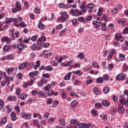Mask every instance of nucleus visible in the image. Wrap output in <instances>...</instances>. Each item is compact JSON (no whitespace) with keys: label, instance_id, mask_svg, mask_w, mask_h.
<instances>
[{"label":"nucleus","instance_id":"nucleus-1","mask_svg":"<svg viewBox=\"0 0 128 128\" xmlns=\"http://www.w3.org/2000/svg\"><path fill=\"white\" fill-rule=\"evenodd\" d=\"M71 124L70 128H84V123L80 122L74 120H72L70 121Z\"/></svg>","mask_w":128,"mask_h":128},{"label":"nucleus","instance_id":"nucleus-2","mask_svg":"<svg viewBox=\"0 0 128 128\" xmlns=\"http://www.w3.org/2000/svg\"><path fill=\"white\" fill-rule=\"evenodd\" d=\"M16 8H12V12H22V5L20 2H16Z\"/></svg>","mask_w":128,"mask_h":128},{"label":"nucleus","instance_id":"nucleus-3","mask_svg":"<svg viewBox=\"0 0 128 128\" xmlns=\"http://www.w3.org/2000/svg\"><path fill=\"white\" fill-rule=\"evenodd\" d=\"M62 16H60V20L62 22H64L70 18L68 16V14H66V12H62L61 13Z\"/></svg>","mask_w":128,"mask_h":128},{"label":"nucleus","instance_id":"nucleus-4","mask_svg":"<svg viewBox=\"0 0 128 128\" xmlns=\"http://www.w3.org/2000/svg\"><path fill=\"white\" fill-rule=\"evenodd\" d=\"M16 48H18L17 54H20V52H22V50H24V46L22 45V44H16Z\"/></svg>","mask_w":128,"mask_h":128},{"label":"nucleus","instance_id":"nucleus-5","mask_svg":"<svg viewBox=\"0 0 128 128\" xmlns=\"http://www.w3.org/2000/svg\"><path fill=\"white\" fill-rule=\"evenodd\" d=\"M78 9H71V10L70 11V14L72 16H78Z\"/></svg>","mask_w":128,"mask_h":128},{"label":"nucleus","instance_id":"nucleus-6","mask_svg":"<svg viewBox=\"0 0 128 128\" xmlns=\"http://www.w3.org/2000/svg\"><path fill=\"white\" fill-rule=\"evenodd\" d=\"M10 82L9 81L8 77V76L4 77V82H1V86H4L6 85L8 86H10Z\"/></svg>","mask_w":128,"mask_h":128},{"label":"nucleus","instance_id":"nucleus-7","mask_svg":"<svg viewBox=\"0 0 128 128\" xmlns=\"http://www.w3.org/2000/svg\"><path fill=\"white\" fill-rule=\"evenodd\" d=\"M126 78V76L124 74H120L116 76L117 80H124Z\"/></svg>","mask_w":128,"mask_h":128},{"label":"nucleus","instance_id":"nucleus-8","mask_svg":"<svg viewBox=\"0 0 128 128\" xmlns=\"http://www.w3.org/2000/svg\"><path fill=\"white\" fill-rule=\"evenodd\" d=\"M2 42H6L7 44H10L12 42V39L8 38V36H4L1 39Z\"/></svg>","mask_w":128,"mask_h":128},{"label":"nucleus","instance_id":"nucleus-9","mask_svg":"<svg viewBox=\"0 0 128 128\" xmlns=\"http://www.w3.org/2000/svg\"><path fill=\"white\" fill-rule=\"evenodd\" d=\"M28 64H30L28 63V62H24V64H20L19 66H18V68L19 70H24V68H28Z\"/></svg>","mask_w":128,"mask_h":128},{"label":"nucleus","instance_id":"nucleus-10","mask_svg":"<svg viewBox=\"0 0 128 128\" xmlns=\"http://www.w3.org/2000/svg\"><path fill=\"white\" fill-rule=\"evenodd\" d=\"M38 50H42V48H48L50 46V43H41L40 44H38Z\"/></svg>","mask_w":128,"mask_h":128},{"label":"nucleus","instance_id":"nucleus-11","mask_svg":"<svg viewBox=\"0 0 128 128\" xmlns=\"http://www.w3.org/2000/svg\"><path fill=\"white\" fill-rule=\"evenodd\" d=\"M46 38L44 36H41V38H39V39L37 40V42H36L37 44L38 45L40 44H42V42H46Z\"/></svg>","mask_w":128,"mask_h":128},{"label":"nucleus","instance_id":"nucleus-12","mask_svg":"<svg viewBox=\"0 0 128 128\" xmlns=\"http://www.w3.org/2000/svg\"><path fill=\"white\" fill-rule=\"evenodd\" d=\"M20 116L22 118H26V120H30L32 118V115L30 114H26L24 112H21Z\"/></svg>","mask_w":128,"mask_h":128},{"label":"nucleus","instance_id":"nucleus-13","mask_svg":"<svg viewBox=\"0 0 128 128\" xmlns=\"http://www.w3.org/2000/svg\"><path fill=\"white\" fill-rule=\"evenodd\" d=\"M72 74H76L77 76H82L83 74L82 72L80 70L73 71L72 72Z\"/></svg>","mask_w":128,"mask_h":128},{"label":"nucleus","instance_id":"nucleus-14","mask_svg":"<svg viewBox=\"0 0 128 128\" xmlns=\"http://www.w3.org/2000/svg\"><path fill=\"white\" fill-rule=\"evenodd\" d=\"M6 122H8V118H6V116L2 118V122H0V126H4V124H6Z\"/></svg>","mask_w":128,"mask_h":128},{"label":"nucleus","instance_id":"nucleus-15","mask_svg":"<svg viewBox=\"0 0 128 128\" xmlns=\"http://www.w3.org/2000/svg\"><path fill=\"white\" fill-rule=\"evenodd\" d=\"M72 76V72H69L64 77V80H70V77Z\"/></svg>","mask_w":128,"mask_h":128},{"label":"nucleus","instance_id":"nucleus-16","mask_svg":"<svg viewBox=\"0 0 128 128\" xmlns=\"http://www.w3.org/2000/svg\"><path fill=\"white\" fill-rule=\"evenodd\" d=\"M18 34H20V32H16L14 34H10L12 36L11 40H14V38H18ZM16 36V38L14 37Z\"/></svg>","mask_w":128,"mask_h":128},{"label":"nucleus","instance_id":"nucleus-17","mask_svg":"<svg viewBox=\"0 0 128 128\" xmlns=\"http://www.w3.org/2000/svg\"><path fill=\"white\" fill-rule=\"evenodd\" d=\"M16 18H7V20L6 21V24H10V22H16Z\"/></svg>","mask_w":128,"mask_h":128},{"label":"nucleus","instance_id":"nucleus-18","mask_svg":"<svg viewBox=\"0 0 128 128\" xmlns=\"http://www.w3.org/2000/svg\"><path fill=\"white\" fill-rule=\"evenodd\" d=\"M38 28L40 30H45L46 26L42 22H40L38 25Z\"/></svg>","mask_w":128,"mask_h":128},{"label":"nucleus","instance_id":"nucleus-19","mask_svg":"<svg viewBox=\"0 0 128 128\" xmlns=\"http://www.w3.org/2000/svg\"><path fill=\"white\" fill-rule=\"evenodd\" d=\"M60 94L64 100H66V92L64 90H61L60 91Z\"/></svg>","mask_w":128,"mask_h":128},{"label":"nucleus","instance_id":"nucleus-20","mask_svg":"<svg viewBox=\"0 0 128 128\" xmlns=\"http://www.w3.org/2000/svg\"><path fill=\"white\" fill-rule=\"evenodd\" d=\"M78 20L80 22H84V24H86V20L84 19V18L80 16L78 18Z\"/></svg>","mask_w":128,"mask_h":128},{"label":"nucleus","instance_id":"nucleus-21","mask_svg":"<svg viewBox=\"0 0 128 128\" xmlns=\"http://www.w3.org/2000/svg\"><path fill=\"white\" fill-rule=\"evenodd\" d=\"M118 24H120L122 26H124V22H126V18H122V19H119L118 20Z\"/></svg>","mask_w":128,"mask_h":128},{"label":"nucleus","instance_id":"nucleus-22","mask_svg":"<svg viewBox=\"0 0 128 128\" xmlns=\"http://www.w3.org/2000/svg\"><path fill=\"white\" fill-rule=\"evenodd\" d=\"M102 104L104 106H110V103L106 100H102Z\"/></svg>","mask_w":128,"mask_h":128},{"label":"nucleus","instance_id":"nucleus-23","mask_svg":"<svg viewBox=\"0 0 128 128\" xmlns=\"http://www.w3.org/2000/svg\"><path fill=\"white\" fill-rule=\"evenodd\" d=\"M91 112L94 116H98V110L94 109L91 110Z\"/></svg>","mask_w":128,"mask_h":128},{"label":"nucleus","instance_id":"nucleus-24","mask_svg":"<svg viewBox=\"0 0 128 128\" xmlns=\"http://www.w3.org/2000/svg\"><path fill=\"white\" fill-rule=\"evenodd\" d=\"M80 58V60H84V54L82 52H80L78 55V58Z\"/></svg>","mask_w":128,"mask_h":128},{"label":"nucleus","instance_id":"nucleus-25","mask_svg":"<svg viewBox=\"0 0 128 128\" xmlns=\"http://www.w3.org/2000/svg\"><path fill=\"white\" fill-rule=\"evenodd\" d=\"M4 106V102L2 100L0 99V110H2Z\"/></svg>","mask_w":128,"mask_h":128},{"label":"nucleus","instance_id":"nucleus-26","mask_svg":"<svg viewBox=\"0 0 128 128\" xmlns=\"http://www.w3.org/2000/svg\"><path fill=\"white\" fill-rule=\"evenodd\" d=\"M10 46L8 45H6L4 48H3V50L4 52H8V50H10Z\"/></svg>","mask_w":128,"mask_h":128},{"label":"nucleus","instance_id":"nucleus-27","mask_svg":"<svg viewBox=\"0 0 128 128\" xmlns=\"http://www.w3.org/2000/svg\"><path fill=\"white\" fill-rule=\"evenodd\" d=\"M26 94H22L20 95V98L22 100H24L26 98Z\"/></svg>","mask_w":128,"mask_h":128},{"label":"nucleus","instance_id":"nucleus-28","mask_svg":"<svg viewBox=\"0 0 128 128\" xmlns=\"http://www.w3.org/2000/svg\"><path fill=\"white\" fill-rule=\"evenodd\" d=\"M119 58L122 62L126 60V56L124 54H119Z\"/></svg>","mask_w":128,"mask_h":128},{"label":"nucleus","instance_id":"nucleus-29","mask_svg":"<svg viewBox=\"0 0 128 128\" xmlns=\"http://www.w3.org/2000/svg\"><path fill=\"white\" fill-rule=\"evenodd\" d=\"M122 36V34L120 33H118L115 36V40H120V38Z\"/></svg>","mask_w":128,"mask_h":128},{"label":"nucleus","instance_id":"nucleus-30","mask_svg":"<svg viewBox=\"0 0 128 128\" xmlns=\"http://www.w3.org/2000/svg\"><path fill=\"white\" fill-rule=\"evenodd\" d=\"M59 124L64 126H66V121L64 119H61L59 120Z\"/></svg>","mask_w":128,"mask_h":128},{"label":"nucleus","instance_id":"nucleus-31","mask_svg":"<svg viewBox=\"0 0 128 128\" xmlns=\"http://www.w3.org/2000/svg\"><path fill=\"white\" fill-rule=\"evenodd\" d=\"M96 82L98 84H102V82H104V80H103L102 78L100 77V78L96 79Z\"/></svg>","mask_w":128,"mask_h":128},{"label":"nucleus","instance_id":"nucleus-32","mask_svg":"<svg viewBox=\"0 0 128 128\" xmlns=\"http://www.w3.org/2000/svg\"><path fill=\"white\" fill-rule=\"evenodd\" d=\"M118 112H119V114H122V112H124V107L122 106H119Z\"/></svg>","mask_w":128,"mask_h":128},{"label":"nucleus","instance_id":"nucleus-33","mask_svg":"<svg viewBox=\"0 0 128 128\" xmlns=\"http://www.w3.org/2000/svg\"><path fill=\"white\" fill-rule=\"evenodd\" d=\"M93 92H94L96 94H100V92L98 91V89L96 87H95L93 88Z\"/></svg>","mask_w":128,"mask_h":128},{"label":"nucleus","instance_id":"nucleus-34","mask_svg":"<svg viewBox=\"0 0 128 128\" xmlns=\"http://www.w3.org/2000/svg\"><path fill=\"white\" fill-rule=\"evenodd\" d=\"M102 18L104 20V22H108V14H104V15H103Z\"/></svg>","mask_w":128,"mask_h":128},{"label":"nucleus","instance_id":"nucleus-35","mask_svg":"<svg viewBox=\"0 0 128 128\" xmlns=\"http://www.w3.org/2000/svg\"><path fill=\"white\" fill-rule=\"evenodd\" d=\"M110 88L108 87H104L103 88V92L104 94H108L110 92Z\"/></svg>","mask_w":128,"mask_h":128},{"label":"nucleus","instance_id":"nucleus-36","mask_svg":"<svg viewBox=\"0 0 128 128\" xmlns=\"http://www.w3.org/2000/svg\"><path fill=\"white\" fill-rule=\"evenodd\" d=\"M33 124L34 126H38L40 124V122H38V120H34L33 122Z\"/></svg>","mask_w":128,"mask_h":128},{"label":"nucleus","instance_id":"nucleus-37","mask_svg":"<svg viewBox=\"0 0 128 128\" xmlns=\"http://www.w3.org/2000/svg\"><path fill=\"white\" fill-rule=\"evenodd\" d=\"M34 12L35 14H38L40 12V9L39 8H36L34 9Z\"/></svg>","mask_w":128,"mask_h":128},{"label":"nucleus","instance_id":"nucleus-38","mask_svg":"<svg viewBox=\"0 0 128 128\" xmlns=\"http://www.w3.org/2000/svg\"><path fill=\"white\" fill-rule=\"evenodd\" d=\"M114 68V64H110L108 65V70L109 72H110Z\"/></svg>","mask_w":128,"mask_h":128},{"label":"nucleus","instance_id":"nucleus-39","mask_svg":"<svg viewBox=\"0 0 128 128\" xmlns=\"http://www.w3.org/2000/svg\"><path fill=\"white\" fill-rule=\"evenodd\" d=\"M52 102H54V99H52V98H49L46 101V104H52Z\"/></svg>","mask_w":128,"mask_h":128},{"label":"nucleus","instance_id":"nucleus-40","mask_svg":"<svg viewBox=\"0 0 128 128\" xmlns=\"http://www.w3.org/2000/svg\"><path fill=\"white\" fill-rule=\"evenodd\" d=\"M6 109L7 110V112H12V109L10 108V105H7L6 106Z\"/></svg>","mask_w":128,"mask_h":128},{"label":"nucleus","instance_id":"nucleus-41","mask_svg":"<svg viewBox=\"0 0 128 128\" xmlns=\"http://www.w3.org/2000/svg\"><path fill=\"white\" fill-rule=\"evenodd\" d=\"M14 68H7L6 69V72H14Z\"/></svg>","mask_w":128,"mask_h":128},{"label":"nucleus","instance_id":"nucleus-42","mask_svg":"<svg viewBox=\"0 0 128 128\" xmlns=\"http://www.w3.org/2000/svg\"><path fill=\"white\" fill-rule=\"evenodd\" d=\"M92 66L94 68H100V66H98V64L96 62H93L92 64Z\"/></svg>","mask_w":128,"mask_h":128},{"label":"nucleus","instance_id":"nucleus-43","mask_svg":"<svg viewBox=\"0 0 128 128\" xmlns=\"http://www.w3.org/2000/svg\"><path fill=\"white\" fill-rule=\"evenodd\" d=\"M127 100H126L124 99H121L120 100V102H121L122 104V106H125V104H126Z\"/></svg>","mask_w":128,"mask_h":128},{"label":"nucleus","instance_id":"nucleus-44","mask_svg":"<svg viewBox=\"0 0 128 128\" xmlns=\"http://www.w3.org/2000/svg\"><path fill=\"white\" fill-rule=\"evenodd\" d=\"M46 70L48 71V72H50L52 70L53 68L52 67V66H48L46 67Z\"/></svg>","mask_w":128,"mask_h":128},{"label":"nucleus","instance_id":"nucleus-45","mask_svg":"<svg viewBox=\"0 0 128 128\" xmlns=\"http://www.w3.org/2000/svg\"><path fill=\"white\" fill-rule=\"evenodd\" d=\"M101 64L104 70H106V62L103 61Z\"/></svg>","mask_w":128,"mask_h":128},{"label":"nucleus","instance_id":"nucleus-46","mask_svg":"<svg viewBox=\"0 0 128 128\" xmlns=\"http://www.w3.org/2000/svg\"><path fill=\"white\" fill-rule=\"evenodd\" d=\"M42 76L43 78H49L50 77V74H48V73L43 74Z\"/></svg>","mask_w":128,"mask_h":128},{"label":"nucleus","instance_id":"nucleus-47","mask_svg":"<svg viewBox=\"0 0 128 128\" xmlns=\"http://www.w3.org/2000/svg\"><path fill=\"white\" fill-rule=\"evenodd\" d=\"M88 8V6H86V2H83L80 6V8Z\"/></svg>","mask_w":128,"mask_h":128},{"label":"nucleus","instance_id":"nucleus-48","mask_svg":"<svg viewBox=\"0 0 128 128\" xmlns=\"http://www.w3.org/2000/svg\"><path fill=\"white\" fill-rule=\"evenodd\" d=\"M16 94H17L18 96L20 94V92H21L20 88H16Z\"/></svg>","mask_w":128,"mask_h":128},{"label":"nucleus","instance_id":"nucleus-49","mask_svg":"<svg viewBox=\"0 0 128 128\" xmlns=\"http://www.w3.org/2000/svg\"><path fill=\"white\" fill-rule=\"evenodd\" d=\"M122 34H128V28L126 27L124 30L123 32H122Z\"/></svg>","mask_w":128,"mask_h":128},{"label":"nucleus","instance_id":"nucleus-50","mask_svg":"<svg viewBox=\"0 0 128 128\" xmlns=\"http://www.w3.org/2000/svg\"><path fill=\"white\" fill-rule=\"evenodd\" d=\"M41 80V82H39L38 83V86H42V84H44V78H42Z\"/></svg>","mask_w":128,"mask_h":128},{"label":"nucleus","instance_id":"nucleus-51","mask_svg":"<svg viewBox=\"0 0 128 128\" xmlns=\"http://www.w3.org/2000/svg\"><path fill=\"white\" fill-rule=\"evenodd\" d=\"M77 104H78V102H76V100H74L71 103V106L72 107L76 106Z\"/></svg>","mask_w":128,"mask_h":128},{"label":"nucleus","instance_id":"nucleus-52","mask_svg":"<svg viewBox=\"0 0 128 128\" xmlns=\"http://www.w3.org/2000/svg\"><path fill=\"white\" fill-rule=\"evenodd\" d=\"M116 108H114L113 110H111L110 114L114 116V114H116Z\"/></svg>","mask_w":128,"mask_h":128},{"label":"nucleus","instance_id":"nucleus-53","mask_svg":"<svg viewBox=\"0 0 128 128\" xmlns=\"http://www.w3.org/2000/svg\"><path fill=\"white\" fill-rule=\"evenodd\" d=\"M72 24L74 26H76L78 24V20L76 18L74 19L72 21Z\"/></svg>","mask_w":128,"mask_h":128},{"label":"nucleus","instance_id":"nucleus-54","mask_svg":"<svg viewBox=\"0 0 128 128\" xmlns=\"http://www.w3.org/2000/svg\"><path fill=\"white\" fill-rule=\"evenodd\" d=\"M52 94H54V92H52V90H50L48 93V96H52Z\"/></svg>","mask_w":128,"mask_h":128},{"label":"nucleus","instance_id":"nucleus-55","mask_svg":"<svg viewBox=\"0 0 128 128\" xmlns=\"http://www.w3.org/2000/svg\"><path fill=\"white\" fill-rule=\"evenodd\" d=\"M17 78H18V80H22V74L18 73L17 74Z\"/></svg>","mask_w":128,"mask_h":128},{"label":"nucleus","instance_id":"nucleus-56","mask_svg":"<svg viewBox=\"0 0 128 128\" xmlns=\"http://www.w3.org/2000/svg\"><path fill=\"white\" fill-rule=\"evenodd\" d=\"M19 26L22 28H26V24H24V22H22L19 24Z\"/></svg>","mask_w":128,"mask_h":128},{"label":"nucleus","instance_id":"nucleus-57","mask_svg":"<svg viewBox=\"0 0 128 128\" xmlns=\"http://www.w3.org/2000/svg\"><path fill=\"white\" fill-rule=\"evenodd\" d=\"M15 110H16L18 112H20V106H16L14 108Z\"/></svg>","mask_w":128,"mask_h":128},{"label":"nucleus","instance_id":"nucleus-58","mask_svg":"<svg viewBox=\"0 0 128 128\" xmlns=\"http://www.w3.org/2000/svg\"><path fill=\"white\" fill-rule=\"evenodd\" d=\"M56 30H62V24H60L58 26H56Z\"/></svg>","mask_w":128,"mask_h":128},{"label":"nucleus","instance_id":"nucleus-59","mask_svg":"<svg viewBox=\"0 0 128 128\" xmlns=\"http://www.w3.org/2000/svg\"><path fill=\"white\" fill-rule=\"evenodd\" d=\"M15 22H22V17H20L18 18H16Z\"/></svg>","mask_w":128,"mask_h":128},{"label":"nucleus","instance_id":"nucleus-60","mask_svg":"<svg viewBox=\"0 0 128 128\" xmlns=\"http://www.w3.org/2000/svg\"><path fill=\"white\" fill-rule=\"evenodd\" d=\"M32 102V99L31 98H29L26 102V104H30Z\"/></svg>","mask_w":128,"mask_h":128},{"label":"nucleus","instance_id":"nucleus-61","mask_svg":"<svg viewBox=\"0 0 128 128\" xmlns=\"http://www.w3.org/2000/svg\"><path fill=\"white\" fill-rule=\"evenodd\" d=\"M86 10H88V7H86L85 8H81L82 12L86 13Z\"/></svg>","mask_w":128,"mask_h":128},{"label":"nucleus","instance_id":"nucleus-62","mask_svg":"<svg viewBox=\"0 0 128 128\" xmlns=\"http://www.w3.org/2000/svg\"><path fill=\"white\" fill-rule=\"evenodd\" d=\"M96 21L98 22V24H100L102 22V20L100 18V17H98Z\"/></svg>","mask_w":128,"mask_h":128},{"label":"nucleus","instance_id":"nucleus-63","mask_svg":"<svg viewBox=\"0 0 128 128\" xmlns=\"http://www.w3.org/2000/svg\"><path fill=\"white\" fill-rule=\"evenodd\" d=\"M102 106V104H100V103H96L95 104V108H100V106Z\"/></svg>","mask_w":128,"mask_h":128},{"label":"nucleus","instance_id":"nucleus-64","mask_svg":"<svg viewBox=\"0 0 128 128\" xmlns=\"http://www.w3.org/2000/svg\"><path fill=\"white\" fill-rule=\"evenodd\" d=\"M7 58H8L9 60H12V58H14V55L9 54L7 56Z\"/></svg>","mask_w":128,"mask_h":128}]
</instances>
